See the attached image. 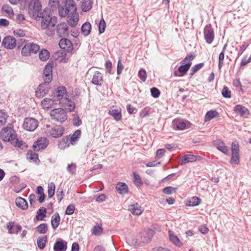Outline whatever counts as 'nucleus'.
<instances>
[{
    "label": "nucleus",
    "instance_id": "f257e3e1",
    "mask_svg": "<svg viewBox=\"0 0 251 251\" xmlns=\"http://www.w3.org/2000/svg\"><path fill=\"white\" fill-rule=\"evenodd\" d=\"M37 21H41V29L44 30L47 35L51 36L54 34L57 23V19L55 17L50 16L47 10H45L44 14L39 17Z\"/></svg>",
    "mask_w": 251,
    "mask_h": 251
},
{
    "label": "nucleus",
    "instance_id": "f03ea898",
    "mask_svg": "<svg viewBox=\"0 0 251 251\" xmlns=\"http://www.w3.org/2000/svg\"><path fill=\"white\" fill-rule=\"evenodd\" d=\"M28 13L36 21L39 17L44 14L42 12L41 4L39 0H31L28 5Z\"/></svg>",
    "mask_w": 251,
    "mask_h": 251
},
{
    "label": "nucleus",
    "instance_id": "7ed1b4c3",
    "mask_svg": "<svg viewBox=\"0 0 251 251\" xmlns=\"http://www.w3.org/2000/svg\"><path fill=\"white\" fill-rule=\"evenodd\" d=\"M51 119L59 123L62 124L68 119L66 111L63 108H54L50 112Z\"/></svg>",
    "mask_w": 251,
    "mask_h": 251
},
{
    "label": "nucleus",
    "instance_id": "20e7f679",
    "mask_svg": "<svg viewBox=\"0 0 251 251\" xmlns=\"http://www.w3.org/2000/svg\"><path fill=\"white\" fill-rule=\"evenodd\" d=\"M1 138L5 142H9L13 144L16 139V134L11 127L3 128L0 132Z\"/></svg>",
    "mask_w": 251,
    "mask_h": 251
},
{
    "label": "nucleus",
    "instance_id": "39448f33",
    "mask_svg": "<svg viewBox=\"0 0 251 251\" xmlns=\"http://www.w3.org/2000/svg\"><path fill=\"white\" fill-rule=\"evenodd\" d=\"M40 49V46L38 44L34 43H28L25 44L22 48L21 53L23 56H28L31 54L37 53Z\"/></svg>",
    "mask_w": 251,
    "mask_h": 251
},
{
    "label": "nucleus",
    "instance_id": "423d86ee",
    "mask_svg": "<svg viewBox=\"0 0 251 251\" xmlns=\"http://www.w3.org/2000/svg\"><path fill=\"white\" fill-rule=\"evenodd\" d=\"M194 55L190 54L186 56L181 62L182 65L178 68V70L182 74L179 76H183L188 71L192 64L191 61L194 59Z\"/></svg>",
    "mask_w": 251,
    "mask_h": 251
},
{
    "label": "nucleus",
    "instance_id": "0eeeda50",
    "mask_svg": "<svg viewBox=\"0 0 251 251\" xmlns=\"http://www.w3.org/2000/svg\"><path fill=\"white\" fill-rule=\"evenodd\" d=\"M39 126V122L33 118H25L23 125L24 129L29 131H34Z\"/></svg>",
    "mask_w": 251,
    "mask_h": 251
},
{
    "label": "nucleus",
    "instance_id": "6e6552de",
    "mask_svg": "<svg viewBox=\"0 0 251 251\" xmlns=\"http://www.w3.org/2000/svg\"><path fill=\"white\" fill-rule=\"evenodd\" d=\"M231 158L230 163L238 164L239 163V148L237 142L233 141L231 145Z\"/></svg>",
    "mask_w": 251,
    "mask_h": 251
},
{
    "label": "nucleus",
    "instance_id": "1a4fd4ad",
    "mask_svg": "<svg viewBox=\"0 0 251 251\" xmlns=\"http://www.w3.org/2000/svg\"><path fill=\"white\" fill-rule=\"evenodd\" d=\"M66 93L67 91L64 87H58L52 92V97L59 103L65 98H67L66 97L67 96Z\"/></svg>",
    "mask_w": 251,
    "mask_h": 251
},
{
    "label": "nucleus",
    "instance_id": "9d476101",
    "mask_svg": "<svg viewBox=\"0 0 251 251\" xmlns=\"http://www.w3.org/2000/svg\"><path fill=\"white\" fill-rule=\"evenodd\" d=\"M49 83L45 81L38 86L35 92L37 97L42 98L48 94L50 88Z\"/></svg>",
    "mask_w": 251,
    "mask_h": 251
},
{
    "label": "nucleus",
    "instance_id": "9b49d317",
    "mask_svg": "<svg viewBox=\"0 0 251 251\" xmlns=\"http://www.w3.org/2000/svg\"><path fill=\"white\" fill-rule=\"evenodd\" d=\"M57 104L58 102L53 97L52 98H44L41 102V105L42 107L46 110H48L56 107Z\"/></svg>",
    "mask_w": 251,
    "mask_h": 251
},
{
    "label": "nucleus",
    "instance_id": "f8f14e48",
    "mask_svg": "<svg viewBox=\"0 0 251 251\" xmlns=\"http://www.w3.org/2000/svg\"><path fill=\"white\" fill-rule=\"evenodd\" d=\"M2 45L7 49L12 50L16 46L15 38L12 36L5 37L2 41Z\"/></svg>",
    "mask_w": 251,
    "mask_h": 251
},
{
    "label": "nucleus",
    "instance_id": "ddd939ff",
    "mask_svg": "<svg viewBox=\"0 0 251 251\" xmlns=\"http://www.w3.org/2000/svg\"><path fill=\"white\" fill-rule=\"evenodd\" d=\"M204 36L206 42L211 44L214 38V34L213 28L210 25H206L204 29Z\"/></svg>",
    "mask_w": 251,
    "mask_h": 251
},
{
    "label": "nucleus",
    "instance_id": "4468645a",
    "mask_svg": "<svg viewBox=\"0 0 251 251\" xmlns=\"http://www.w3.org/2000/svg\"><path fill=\"white\" fill-rule=\"evenodd\" d=\"M49 144V141L46 138H41L34 142L33 149L35 151H38L41 150L45 149Z\"/></svg>",
    "mask_w": 251,
    "mask_h": 251
},
{
    "label": "nucleus",
    "instance_id": "2eb2a0df",
    "mask_svg": "<svg viewBox=\"0 0 251 251\" xmlns=\"http://www.w3.org/2000/svg\"><path fill=\"white\" fill-rule=\"evenodd\" d=\"M60 106L64 107L67 111H73L75 107V103L74 101L67 98H65L59 103Z\"/></svg>",
    "mask_w": 251,
    "mask_h": 251
},
{
    "label": "nucleus",
    "instance_id": "dca6fc26",
    "mask_svg": "<svg viewBox=\"0 0 251 251\" xmlns=\"http://www.w3.org/2000/svg\"><path fill=\"white\" fill-rule=\"evenodd\" d=\"M128 209L133 215L136 216L142 214L144 210V208L137 202H133L129 205Z\"/></svg>",
    "mask_w": 251,
    "mask_h": 251
},
{
    "label": "nucleus",
    "instance_id": "f3484780",
    "mask_svg": "<svg viewBox=\"0 0 251 251\" xmlns=\"http://www.w3.org/2000/svg\"><path fill=\"white\" fill-rule=\"evenodd\" d=\"M56 32L60 37H65L69 35L68 24L65 22L59 24L56 27Z\"/></svg>",
    "mask_w": 251,
    "mask_h": 251
},
{
    "label": "nucleus",
    "instance_id": "a211bd4d",
    "mask_svg": "<svg viewBox=\"0 0 251 251\" xmlns=\"http://www.w3.org/2000/svg\"><path fill=\"white\" fill-rule=\"evenodd\" d=\"M64 131V128L62 126H56L50 129L48 133L53 138H58L63 135Z\"/></svg>",
    "mask_w": 251,
    "mask_h": 251
},
{
    "label": "nucleus",
    "instance_id": "6ab92c4d",
    "mask_svg": "<svg viewBox=\"0 0 251 251\" xmlns=\"http://www.w3.org/2000/svg\"><path fill=\"white\" fill-rule=\"evenodd\" d=\"M59 46L61 49L68 52H71L73 49L72 43L67 38L61 39L59 41Z\"/></svg>",
    "mask_w": 251,
    "mask_h": 251
},
{
    "label": "nucleus",
    "instance_id": "aec40b11",
    "mask_svg": "<svg viewBox=\"0 0 251 251\" xmlns=\"http://www.w3.org/2000/svg\"><path fill=\"white\" fill-rule=\"evenodd\" d=\"M214 145L216 148L225 154H228V150L225 143L220 139H217L214 141Z\"/></svg>",
    "mask_w": 251,
    "mask_h": 251
},
{
    "label": "nucleus",
    "instance_id": "412c9836",
    "mask_svg": "<svg viewBox=\"0 0 251 251\" xmlns=\"http://www.w3.org/2000/svg\"><path fill=\"white\" fill-rule=\"evenodd\" d=\"M234 111L241 117H247L249 114V110L241 105H237L234 108Z\"/></svg>",
    "mask_w": 251,
    "mask_h": 251
},
{
    "label": "nucleus",
    "instance_id": "4be33fe9",
    "mask_svg": "<svg viewBox=\"0 0 251 251\" xmlns=\"http://www.w3.org/2000/svg\"><path fill=\"white\" fill-rule=\"evenodd\" d=\"M52 68L50 64H47L44 70L43 74L45 76L44 81L47 82H50L52 79Z\"/></svg>",
    "mask_w": 251,
    "mask_h": 251
},
{
    "label": "nucleus",
    "instance_id": "5701e85b",
    "mask_svg": "<svg viewBox=\"0 0 251 251\" xmlns=\"http://www.w3.org/2000/svg\"><path fill=\"white\" fill-rule=\"evenodd\" d=\"M92 82L96 85L101 86L103 82V75L99 71L95 72Z\"/></svg>",
    "mask_w": 251,
    "mask_h": 251
},
{
    "label": "nucleus",
    "instance_id": "b1692460",
    "mask_svg": "<svg viewBox=\"0 0 251 251\" xmlns=\"http://www.w3.org/2000/svg\"><path fill=\"white\" fill-rule=\"evenodd\" d=\"M78 22V17L76 12L70 13L68 17V23L72 26H75Z\"/></svg>",
    "mask_w": 251,
    "mask_h": 251
},
{
    "label": "nucleus",
    "instance_id": "393cba45",
    "mask_svg": "<svg viewBox=\"0 0 251 251\" xmlns=\"http://www.w3.org/2000/svg\"><path fill=\"white\" fill-rule=\"evenodd\" d=\"M54 58L59 62H66L68 58L65 51L59 50L56 51L53 54Z\"/></svg>",
    "mask_w": 251,
    "mask_h": 251
},
{
    "label": "nucleus",
    "instance_id": "a878e982",
    "mask_svg": "<svg viewBox=\"0 0 251 251\" xmlns=\"http://www.w3.org/2000/svg\"><path fill=\"white\" fill-rule=\"evenodd\" d=\"M169 236L170 241L175 245L179 247H181L182 246V242L180 241L179 238L175 234V233L173 231H169Z\"/></svg>",
    "mask_w": 251,
    "mask_h": 251
},
{
    "label": "nucleus",
    "instance_id": "bb28decb",
    "mask_svg": "<svg viewBox=\"0 0 251 251\" xmlns=\"http://www.w3.org/2000/svg\"><path fill=\"white\" fill-rule=\"evenodd\" d=\"M64 6L69 10L70 13H73L76 11V5L73 0H66Z\"/></svg>",
    "mask_w": 251,
    "mask_h": 251
},
{
    "label": "nucleus",
    "instance_id": "cd10ccee",
    "mask_svg": "<svg viewBox=\"0 0 251 251\" xmlns=\"http://www.w3.org/2000/svg\"><path fill=\"white\" fill-rule=\"evenodd\" d=\"M197 157L192 154H187L183 156L181 160L180 165H183L187 163L193 162L197 160Z\"/></svg>",
    "mask_w": 251,
    "mask_h": 251
},
{
    "label": "nucleus",
    "instance_id": "c85d7f7f",
    "mask_svg": "<svg viewBox=\"0 0 251 251\" xmlns=\"http://www.w3.org/2000/svg\"><path fill=\"white\" fill-rule=\"evenodd\" d=\"M53 250L54 251H66L67 250L66 243L65 244L62 240L57 241L54 245Z\"/></svg>",
    "mask_w": 251,
    "mask_h": 251
},
{
    "label": "nucleus",
    "instance_id": "c756f323",
    "mask_svg": "<svg viewBox=\"0 0 251 251\" xmlns=\"http://www.w3.org/2000/svg\"><path fill=\"white\" fill-rule=\"evenodd\" d=\"M173 128L177 130H183L185 128L186 125V123L180 120L176 119L173 121Z\"/></svg>",
    "mask_w": 251,
    "mask_h": 251
},
{
    "label": "nucleus",
    "instance_id": "7c9ffc66",
    "mask_svg": "<svg viewBox=\"0 0 251 251\" xmlns=\"http://www.w3.org/2000/svg\"><path fill=\"white\" fill-rule=\"evenodd\" d=\"M153 231L151 229H148L147 231H144L141 233L142 241L143 242H149L151 240L152 236Z\"/></svg>",
    "mask_w": 251,
    "mask_h": 251
},
{
    "label": "nucleus",
    "instance_id": "2f4dec72",
    "mask_svg": "<svg viewBox=\"0 0 251 251\" xmlns=\"http://www.w3.org/2000/svg\"><path fill=\"white\" fill-rule=\"evenodd\" d=\"M26 158L31 162L38 163L40 162L38 154L32 151H28Z\"/></svg>",
    "mask_w": 251,
    "mask_h": 251
},
{
    "label": "nucleus",
    "instance_id": "473e14b6",
    "mask_svg": "<svg viewBox=\"0 0 251 251\" xmlns=\"http://www.w3.org/2000/svg\"><path fill=\"white\" fill-rule=\"evenodd\" d=\"M116 188L121 194H125L128 192V186L125 183L119 182L117 184Z\"/></svg>",
    "mask_w": 251,
    "mask_h": 251
},
{
    "label": "nucleus",
    "instance_id": "72a5a7b5",
    "mask_svg": "<svg viewBox=\"0 0 251 251\" xmlns=\"http://www.w3.org/2000/svg\"><path fill=\"white\" fill-rule=\"evenodd\" d=\"M81 131L79 129L76 130L73 135H72L70 138H69V141L72 145H74L77 142L81 135Z\"/></svg>",
    "mask_w": 251,
    "mask_h": 251
},
{
    "label": "nucleus",
    "instance_id": "f704fd0d",
    "mask_svg": "<svg viewBox=\"0 0 251 251\" xmlns=\"http://www.w3.org/2000/svg\"><path fill=\"white\" fill-rule=\"evenodd\" d=\"M2 11L3 13L9 18H12L14 16L13 9L8 4H4L2 6Z\"/></svg>",
    "mask_w": 251,
    "mask_h": 251
},
{
    "label": "nucleus",
    "instance_id": "c9c22d12",
    "mask_svg": "<svg viewBox=\"0 0 251 251\" xmlns=\"http://www.w3.org/2000/svg\"><path fill=\"white\" fill-rule=\"evenodd\" d=\"M16 204L17 206L23 210H25L28 207V204L25 199L19 197L16 199Z\"/></svg>",
    "mask_w": 251,
    "mask_h": 251
},
{
    "label": "nucleus",
    "instance_id": "e433bc0d",
    "mask_svg": "<svg viewBox=\"0 0 251 251\" xmlns=\"http://www.w3.org/2000/svg\"><path fill=\"white\" fill-rule=\"evenodd\" d=\"M201 200L197 197H193L186 201L187 205L190 206H197L201 203Z\"/></svg>",
    "mask_w": 251,
    "mask_h": 251
},
{
    "label": "nucleus",
    "instance_id": "4c0bfd02",
    "mask_svg": "<svg viewBox=\"0 0 251 251\" xmlns=\"http://www.w3.org/2000/svg\"><path fill=\"white\" fill-rule=\"evenodd\" d=\"M60 221V218L58 213L54 214L51 217V224L53 228H57Z\"/></svg>",
    "mask_w": 251,
    "mask_h": 251
},
{
    "label": "nucleus",
    "instance_id": "58836bf2",
    "mask_svg": "<svg viewBox=\"0 0 251 251\" xmlns=\"http://www.w3.org/2000/svg\"><path fill=\"white\" fill-rule=\"evenodd\" d=\"M108 114L112 116L116 121H120L122 118L120 109H112L108 112Z\"/></svg>",
    "mask_w": 251,
    "mask_h": 251
},
{
    "label": "nucleus",
    "instance_id": "ea45409f",
    "mask_svg": "<svg viewBox=\"0 0 251 251\" xmlns=\"http://www.w3.org/2000/svg\"><path fill=\"white\" fill-rule=\"evenodd\" d=\"M92 0H84L82 3V10L84 12L88 11L92 6Z\"/></svg>",
    "mask_w": 251,
    "mask_h": 251
},
{
    "label": "nucleus",
    "instance_id": "a19ab883",
    "mask_svg": "<svg viewBox=\"0 0 251 251\" xmlns=\"http://www.w3.org/2000/svg\"><path fill=\"white\" fill-rule=\"evenodd\" d=\"M91 29V24L88 22H86L81 26V32L84 36H87L90 34Z\"/></svg>",
    "mask_w": 251,
    "mask_h": 251
},
{
    "label": "nucleus",
    "instance_id": "79ce46f5",
    "mask_svg": "<svg viewBox=\"0 0 251 251\" xmlns=\"http://www.w3.org/2000/svg\"><path fill=\"white\" fill-rule=\"evenodd\" d=\"M47 210L45 208H40L37 212L36 219L37 221H42L46 216Z\"/></svg>",
    "mask_w": 251,
    "mask_h": 251
},
{
    "label": "nucleus",
    "instance_id": "37998d69",
    "mask_svg": "<svg viewBox=\"0 0 251 251\" xmlns=\"http://www.w3.org/2000/svg\"><path fill=\"white\" fill-rule=\"evenodd\" d=\"M47 238L46 236L39 237L37 241V246L39 249L42 250L44 249L47 242Z\"/></svg>",
    "mask_w": 251,
    "mask_h": 251
},
{
    "label": "nucleus",
    "instance_id": "c03bdc74",
    "mask_svg": "<svg viewBox=\"0 0 251 251\" xmlns=\"http://www.w3.org/2000/svg\"><path fill=\"white\" fill-rule=\"evenodd\" d=\"M50 57V53L46 49H42L39 53V58L43 61L47 60Z\"/></svg>",
    "mask_w": 251,
    "mask_h": 251
},
{
    "label": "nucleus",
    "instance_id": "a18cd8bd",
    "mask_svg": "<svg viewBox=\"0 0 251 251\" xmlns=\"http://www.w3.org/2000/svg\"><path fill=\"white\" fill-rule=\"evenodd\" d=\"M8 117L7 113L0 110V126H3L6 123Z\"/></svg>",
    "mask_w": 251,
    "mask_h": 251
},
{
    "label": "nucleus",
    "instance_id": "49530a36",
    "mask_svg": "<svg viewBox=\"0 0 251 251\" xmlns=\"http://www.w3.org/2000/svg\"><path fill=\"white\" fill-rule=\"evenodd\" d=\"M55 185L53 182H51L48 185V197L50 198H52L55 192Z\"/></svg>",
    "mask_w": 251,
    "mask_h": 251
},
{
    "label": "nucleus",
    "instance_id": "de8ad7c7",
    "mask_svg": "<svg viewBox=\"0 0 251 251\" xmlns=\"http://www.w3.org/2000/svg\"><path fill=\"white\" fill-rule=\"evenodd\" d=\"M37 230L40 234H45L48 230V226L47 224H41L36 227Z\"/></svg>",
    "mask_w": 251,
    "mask_h": 251
},
{
    "label": "nucleus",
    "instance_id": "09e8293b",
    "mask_svg": "<svg viewBox=\"0 0 251 251\" xmlns=\"http://www.w3.org/2000/svg\"><path fill=\"white\" fill-rule=\"evenodd\" d=\"M218 114V112L216 111L211 110L208 111L205 116V120L206 121H210L212 118L215 117L216 115Z\"/></svg>",
    "mask_w": 251,
    "mask_h": 251
},
{
    "label": "nucleus",
    "instance_id": "8fccbe9b",
    "mask_svg": "<svg viewBox=\"0 0 251 251\" xmlns=\"http://www.w3.org/2000/svg\"><path fill=\"white\" fill-rule=\"evenodd\" d=\"M67 171L71 175H75L76 170V165L75 163L68 164L67 168Z\"/></svg>",
    "mask_w": 251,
    "mask_h": 251
},
{
    "label": "nucleus",
    "instance_id": "3c124183",
    "mask_svg": "<svg viewBox=\"0 0 251 251\" xmlns=\"http://www.w3.org/2000/svg\"><path fill=\"white\" fill-rule=\"evenodd\" d=\"M59 15L61 17H65L69 13H70L69 10L67 9L64 6L63 7H60L58 9Z\"/></svg>",
    "mask_w": 251,
    "mask_h": 251
},
{
    "label": "nucleus",
    "instance_id": "603ef678",
    "mask_svg": "<svg viewBox=\"0 0 251 251\" xmlns=\"http://www.w3.org/2000/svg\"><path fill=\"white\" fill-rule=\"evenodd\" d=\"M69 138H66L65 139H63L61 142H60L58 144V148L61 149H64L65 148H68L69 147Z\"/></svg>",
    "mask_w": 251,
    "mask_h": 251
},
{
    "label": "nucleus",
    "instance_id": "864d4df0",
    "mask_svg": "<svg viewBox=\"0 0 251 251\" xmlns=\"http://www.w3.org/2000/svg\"><path fill=\"white\" fill-rule=\"evenodd\" d=\"M73 125L75 126H79L82 124L81 120L79 118L77 114H74L72 120Z\"/></svg>",
    "mask_w": 251,
    "mask_h": 251
},
{
    "label": "nucleus",
    "instance_id": "5fc2aeb1",
    "mask_svg": "<svg viewBox=\"0 0 251 251\" xmlns=\"http://www.w3.org/2000/svg\"><path fill=\"white\" fill-rule=\"evenodd\" d=\"M92 233L95 235H100L102 233V228L100 226H95L92 229Z\"/></svg>",
    "mask_w": 251,
    "mask_h": 251
},
{
    "label": "nucleus",
    "instance_id": "6e6d98bb",
    "mask_svg": "<svg viewBox=\"0 0 251 251\" xmlns=\"http://www.w3.org/2000/svg\"><path fill=\"white\" fill-rule=\"evenodd\" d=\"M138 77L143 82H145L147 79V73L145 69H141L138 74Z\"/></svg>",
    "mask_w": 251,
    "mask_h": 251
},
{
    "label": "nucleus",
    "instance_id": "4d7b16f0",
    "mask_svg": "<svg viewBox=\"0 0 251 251\" xmlns=\"http://www.w3.org/2000/svg\"><path fill=\"white\" fill-rule=\"evenodd\" d=\"M134 183L137 186H139L143 184L140 176L135 172L133 173Z\"/></svg>",
    "mask_w": 251,
    "mask_h": 251
},
{
    "label": "nucleus",
    "instance_id": "13d9d810",
    "mask_svg": "<svg viewBox=\"0 0 251 251\" xmlns=\"http://www.w3.org/2000/svg\"><path fill=\"white\" fill-rule=\"evenodd\" d=\"M203 65L204 64L202 63L195 65L194 66H193L191 69L192 73H190V74L191 76H192L195 73L198 71L200 69L202 68Z\"/></svg>",
    "mask_w": 251,
    "mask_h": 251
},
{
    "label": "nucleus",
    "instance_id": "bf43d9fd",
    "mask_svg": "<svg viewBox=\"0 0 251 251\" xmlns=\"http://www.w3.org/2000/svg\"><path fill=\"white\" fill-rule=\"evenodd\" d=\"M222 94L224 97L230 98L231 97V91L226 86H224L222 91Z\"/></svg>",
    "mask_w": 251,
    "mask_h": 251
},
{
    "label": "nucleus",
    "instance_id": "052dcab7",
    "mask_svg": "<svg viewBox=\"0 0 251 251\" xmlns=\"http://www.w3.org/2000/svg\"><path fill=\"white\" fill-rule=\"evenodd\" d=\"M151 96L154 98H158L160 95V92L158 89L156 87H153L151 89Z\"/></svg>",
    "mask_w": 251,
    "mask_h": 251
},
{
    "label": "nucleus",
    "instance_id": "680f3d73",
    "mask_svg": "<svg viewBox=\"0 0 251 251\" xmlns=\"http://www.w3.org/2000/svg\"><path fill=\"white\" fill-rule=\"evenodd\" d=\"M106 24L104 20L102 19L100 21L99 25V30L100 33H102L105 31Z\"/></svg>",
    "mask_w": 251,
    "mask_h": 251
},
{
    "label": "nucleus",
    "instance_id": "e2e57ef3",
    "mask_svg": "<svg viewBox=\"0 0 251 251\" xmlns=\"http://www.w3.org/2000/svg\"><path fill=\"white\" fill-rule=\"evenodd\" d=\"M224 57H225L224 52H223V51H222L220 53L219 56L218 67H219V70H220L222 68V67L223 65V64H224L223 61L224 59Z\"/></svg>",
    "mask_w": 251,
    "mask_h": 251
},
{
    "label": "nucleus",
    "instance_id": "0e129e2a",
    "mask_svg": "<svg viewBox=\"0 0 251 251\" xmlns=\"http://www.w3.org/2000/svg\"><path fill=\"white\" fill-rule=\"evenodd\" d=\"M75 211V206L73 204L68 205L66 210V214L67 215H71L73 214Z\"/></svg>",
    "mask_w": 251,
    "mask_h": 251
},
{
    "label": "nucleus",
    "instance_id": "69168bd1",
    "mask_svg": "<svg viewBox=\"0 0 251 251\" xmlns=\"http://www.w3.org/2000/svg\"><path fill=\"white\" fill-rule=\"evenodd\" d=\"M249 44L247 42H244L243 45L240 47L239 50H238V55H241L245 50L248 47Z\"/></svg>",
    "mask_w": 251,
    "mask_h": 251
},
{
    "label": "nucleus",
    "instance_id": "338daca9",
    "mask_svg": "<svg viewBox=\"0 0 251 251\" xmlns=\"http://www.w3.org/2000/svg\"><path fill=\"white\" fill-rule=\"evenodd\" d=\"M176 190V188H173L172 187H166L164 188L163 190V192L164 194L170 195L172 194L173 191H175Z\"/></svg>",
    "mask_w": 251,
    "mask_h": 251
},
{
    "label": "nucleus",
    "instance_id": "774afa93",
    "mask_svg": "<svg viewBox=\"0 0 251 251\" xmlns=\"http://www.w3.org/2000/svg\"><path fill=\"white\" fill-rule=\"evenodd\" d=\"M49 4L53 9L58 6L59 1L58 0H49Z\"/></svg>",
    "mask_w": 251,
    "mask_h": 251
}]
</instances>
